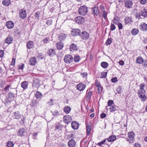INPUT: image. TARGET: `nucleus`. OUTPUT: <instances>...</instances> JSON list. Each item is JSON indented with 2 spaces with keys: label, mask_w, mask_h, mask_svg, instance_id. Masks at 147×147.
Returning <instances> with one entry per match:
<instances>
[{
  "label": "nucleus",
  "mask_w": 147,
  "mask_h": 147,
  "mask_svg": "<svg viewBox=\"0 0 147 147\" xmlns=\"http://www.w3.org/2000/svg\"><path fill=\"white\" fill-rule=\"evenodd\" d=\"M138 93L139 97L141 99L142 101H144L146 100L147 97L145 95L146 91L144 88L140 89Z\"/></svg>",
  "instance_id": "obj_1"
},
{
  "label": "nucleus",
  "mask_w": 147,
  "mask_h": 147,
  "mask_svg": "<svg viewBox=\"0 0 147 147\" xmlns=\"http://www.w3.org/2000/svg\"><path fill=\"white\" fill-rule=\"evenodd\" d=\"M78 13L80 15L84 16L88 12V8L84 5L80 7L78 10Z\"/></svg>",
  "instance_id": "obj_2"
},
{
  "label": "nucleus",
  "mask_w": 147,
  "mask_h": 147,
  "mask_svg": "<svg viewBox=\"0 0 147 147\" xmlns=\"http://www.w3.org/2000/svg\"><path fill=\"white\" fill-rule=\"evenodd\" d=\"M63 59L65 62L68 64L70 63L74 60L73 57L70 55H65Z\"/></svg>",
  "instance_id": "obj_3"
},
{
  "label": "nucleus",
  "mask_w": 147,
  "mask_h": 147,
  "mask_svg": "<svg viewBox=\"0 0 147 147\" xmlns=\"http://www.w3.org/2000/svg\"><path fill=\"white\" fill-rule=\"evenodd\" d=\"M40 81L38 78H34L32 83L33 88H35L37 89H38L40 86Z\"/></svg>",
  "instance_id": "obj_4"
},
{
  "label": "nucleus",
  "mask_w": 147,
  "mask_h": 147,
  "mask_svg": "<svg viewBox=\"0 0 147 147\" xmlns=\"http://www.w3.org/2000/svg\"><path fill=\"white\" fill-rule=\"evenodd\" d=\"M89 36V34L85 31H82L80 35V37L82 39L85 40L88 39Z\"/></svg>",
  "instance_id": "obj_5"
},
{
  "label": "nucleus",
  "mask_w": 147,
  "mask_h": 147,
  "mask_svg": "<svg viewBox=\"0 0 147 147\" xmlns=\"http://www.w3.org/2000/svg\"><path fill=\"white\" fill-rule=\"evenodd\" d=\"M75 21L79 24H83L84 21V18L81 16H78L75 19Z\"/></svg>",
  "instance_id": "obj_6"
},
{
  "label": "nucleus",
  "mask_w": 147,
  "mask_h": 147,
  "mask_svg": "<svg viewBox=\"0 0 147 147\" xmlns=\"http://www.w3.org/2000/svg\"><path fill=\"white\" fill-rule=\"evenodd\" d=\"M20 17L23 19H24L26 18L27 14L26 11L23 9H21L20 10L19 12Z\"/></svg>",
  "instance_id": "obj_7"
},
{
  "label": "nucleus",
  "mask_w": 147,
  "mask_h": 147,
  "mask_svg": "<svg viewBox=\"0 0 147 147\" xmlns=\"http://www.w3.org/2000/svg\"><path fill=\"white\" fill-rule=\"evenodd\" d=\"M63 121L65 123L68 124L72 121L71 117L69 115H66L64 116L63 119Z\"/></svg>",
  "instance_id": "obj_8"
},
{
  "label": "nucleus",
  "mask_w": 147,
  "mask_h": 147,
  "mask_svg": "<svg viewBox=\"0 0 147 147\" xmlns=\"http://www.w3.org/2000/svg\"><path fill=\"white\" fill-rule=\"evenodd\" d=\"M125 6L128 8H132L133 5V2L130 0H127L125 2Z\"/></svg>",
  "instance_id": "obj_9"
},
{
  "label": "nucleus",
  "mask_w": 147,
  "mask_h": 147,
  "mask_svg": "<svg viewBox=\"0 0 147 147\" xmlns=\"http://www.w3.org/2000/svg\"><path fill=\"white\" fill-rule=\"evenodd\" d=\"M86 85L82 83H80L77 86V89L80 91H83L86 88Z\"/></svg>",
  "instance_id": "obj_10"
},
{
  "label": "nucleus",
  "mask_w": 147,
  "mask_h": 147,
  "mask_svg": "<svg viewBox=\"0 0 147 147\" xmlns=\"http://www.w3.org/2000/svg\"><path fill=\"white\" fill-rule=\"evenodd\" d=\"M76 142L73 139L70 140L67 143V145L69 147H75Z\"/></svg>",
  "instance_id": "obj_11"
},
{
  "label": "nucleus",
  "mask_w": 147,
  "mask_h": 147,
  "mask_svg": "<svg viewBox=\"0 0 147 147\" xmlns=\"http://www.w3.org/2000/svg\"><path fill=\"white\" fill-rule=\"evenodd\" d=\"M13 40V38L11 36H8L5 40V42L8 44L11 43Z\"/></svg>",
  "instance_id": "obj_12"
},
{
  "label": "nucleus",
  "mask_w": 147,
  "mask_h": 147,
  "mask_svg": "<svg viewBox=\"0 0 147 147\" xmlns=\"http://www.w3.org/2000/svg\"><path fill=\"white\" fill-rule=\"evenodd\" d=\"M26 134V132L23 128L20 129L18 132V134L19 136H24Z\"/></svg>",
  "instance_id": "obj_13"
},
{
  "label": "nucleus",
  "mask_w": 147,
  "mask_h": 147,
  "mask_svg": "<svg viewBox=\"0 0 147 147\" xmlns=\"http://www.w3.org/2000/svg\"><path fill=\"white\" fill-rule=\"evenodd\" d=\"M55 50L53 49H51L49 50L47 52V53L51 57L53 56L56 55V52Z\"/></svg>",
  "instance_id": "obj_14"
},
{
  "label": "nucleus",
  "mask_w": 147,
  "mask_h": 147,
  "mask_svg": "<svg viewBox=\"0 0 147 147\" xmlns=\"http://www.w3.org/2000/svg\"><path fill=\"white\" fill-rule=\"evenodd\" d=\"M30 64L31 65H35L37 63L36 58L33 57L30 58L29 60Z\"/></svg>",
  "instance_id": "obj_15"
},
{
  "label": "nucleus",
  "mask_w": 147,
  "mask_h": 147,
  "mask_svg": "<svg viewBox=\"0 0 147 147\" xmlns=\"http://www.w3.org/2000/svg\"><path fill=\"white\" fill-rule=\"evenodd\" d=\"M92 12L96 16H98L99 13V11L98 7L96 6L92 9Z\"/></svg>",
  "instance_id": "obj_16"
},
{
  "label": "nucleus",
  "mask_w": 147,
  "mask_h": 147,
  "mask_svg": "<svg viewBox=\"0 0 147 147\" xmlns=\"http://www.w3.org/2000/svg\"><path fill=\"white\" fill-rule=\"evenodd\" d=\"M72 34L74 36L80 35V30L79 29H74L72 31Z\"/></svg>",
  "instance_id": "obj_17"
},
{
  "label": "nucleus",
  "mask_w": 147,
  "mask_h": 147,
  "mask_svg": "<svg viewBox=\"0 0 147 147\" xmlns=\"http://www.w3.org/2000/svg\"><path fill=\"white\" fill-rule=\"evenodd\" d=\"M6 26L8 28L10 29L12 28L14 26V23L11 21H9L7 22Z\"/></svg>",
  "instance_id": "obj_18"
},
{
  "label": "nucleus",
  "mask_w": 147,
  "mask_h": 147,
  "mask_svg": "<svg viewBox=\"0 0 147 147\" xmlns=\"http://www.w3.org/2000/svg\"><path fill=\"white\" fill-rule=\"evenodd\" d=\"M71 125L72 128L74 129H77L78 127V123L76 121L72 122Z\"/></svg>",
  "instance_id": "obj_19"
},
{
  "label": "nucleus",
  "mask_w": 147,
  "mask_h": 147,
  "mask_svg": "<svg viewBox=\"0 0 147 147\" xmlns=\"http://www.w3.org/2000/svg\"><path fill=\"white\" fill-rule=\"evenodd\" d=\"M140 28L143 31H146L147 30V24L144 22L141 25Z\"/></svg>",
  "instance_id": "obj_20"
},
{
  "label": "nucleus",
  "mask_w": 147,
  "mask_h": 147,
  "mask_svg": "<svg viewBox=\"0 0 147 147\" xmlns=\"http://www.w3.org/2000/svg\"><path fill=\"white\" fill-rule=\"evenodd\" d=\"M136 63L139 64H142L144 62V59L141 56L138 57L136 60Z\"/></svg>",
  "instance_id": "obj_21"
},
{
  "label": "nucleus",
  "mask_w": 147,
  "mask_h": 147,
  "mask_svg": "<svg viewBox=\"0 0 147 147\" xmlns=\"http://www.w3.org/2000/svg\"><path fill=\"white\" fill-rule=\"evenodd\" d=\"M63 110L66 114H68L70 113L71 108L69 106H65L63 109Z\"/></svg>",
  "instance_id": "obj_22"
},
{
  "label": "nucleus",
  "mask_w": 147,
  "mask_h": 147,
  "mask_svg": "<svg viewBox=\"0 0 147 147\" xmlns=\"http://www.w3.org/2000/svg\"><path fill=\"white\" fill-rule=\"evenodd\" d=\"M34 45L33 42L31 41H28L26 44L27 47L28 49H30L32 48Z\"/></svg>",
  "instance_id": "obj_23"
},
{
  "label": "nucleus",
  "mask_w": 147,
  "mask_h": 147,
  "mask_svg": "<svg viewBox=\"0 0 147 147\" xmlns=\"http://www.w3.org/2000/svg\"><path fill=\"white\" fill-rule=\"evenodd\" d=\"M63 47V44L61 42H59L56 43V47L57 49L60 50Z\"/></svg>",
  "instance_id": "obj_24"
},
{
  "label": "nucleus",
  "mask_w": 147,
  "mask_h": 147,
  "mask_svg": "<svg viewBox=\"0 0 147 147\" xmlns=\"http://www.w3.org/2000/svg\"><path fill=\"white\" fill-rule=\"evenodd\" d=\"M116 137L115 136L112 135L107 139L108 142H113L116 140Z\"/></svg>",
  "instance_id": "obj_25"
},
{
  "label": "nucleus",
  "mask_w": 147,
  "mask_h": 147,
  "mask_svg": "<svg viewBox=\"0 0 147 147\" xmlns=\"http://www.w3.org/2000/svg\"><path fill=\"white\" fill-rule=\"evenodd\" d=\"M69 50L70 51L74 50H77L78 49L77 46L74 43L72 44L70 46Z\"/></svg>",
  "instance_id": "obj_26"
},
{
  "label": "nucleus",
  "mask_w": 147,
  "mask_h": 147,
  "mask_svg": "<svg viewBox=\"0 0 147 147\" xmlns=\"http://www.w3.org/2000/svg\"><path fill=\"white\" fill-rule=\"evenodd\" d=\"M21 115L20 114L19 112L17 111L14 113L13 118L16 119H19L21 117Z\"/></svg>",
  "instance_id": "obj_27"
},
{
  "label": "nucleus",
  "mask_w": 147,
  "mask_h": 147,
  "mask_svg": "<svg viewBox=\"0 0 147 147\" xmlns=\"http://www.w3.org/2000/svg\"><path fill=\"white\" fill-rule=\"evenodd\" d=\"M28 86V82L27 81L22 82L21 84V87L24 89H26L27 88Z\"/></svg>",
  "instance_id": "obj_28"
},
{
  "label": "nucleus",
  "mask_w": 147,
  "mask_h": 147,
  "mask_svg": "<svg viewBox=\"0 0 147 147\" xmlns=\"http://www.w3.org/2000/svg\"><path fill=\"white\" fill-rule=\"evenodd\" d=\"M110 109L111 112H113L118 110V107L116 105H112L110 108Z\"/></svg>",
  "instance_id": "obj_29"
},
{
  "label": "nucleus",
  "mask_w": 147,
  "mask_h": 147,
  "mask_svg": "<svg viewBox=\"0 0 147 147\" xmlns=\"http://www.w3.org/2000/svg\"><path fill=\"white\" fill-rule=\"evenodd\" d=\"M140 14L141 16L144 17H147V10L145 9H143L142 10Z\"/></svg>",
  "instance_id": "obj_30"
},
{
  "label": "nucleus",
  "mask_w": 147,
  "mask_h": 147,
  "mask_svg": "<svg viewBox=\"0 0 147 147\" xmlns=\"http://www.w3.org/2000/svg\"><path fill=\"white\" fill-rule=\"evenodd\" d=\"M124 21L125 24H127L129 23L130 24L132 21V19L131 17H127L125 19Z\"/></svg>",
  "instance_id": "obj_31"
},
{
  "label": "nucleus",
  "mask_w": 147,
  "mask_h": 147,
  "mask_svg": "<svg viewBox=\"0 0 147 147\" xmlns=\"http://www.w3.org/2000/svg\"><path fill=\"white\" fill-rule=\"evenodd\" d=\"M86 128L87 135H89L90 134L91 127L90 125H89L86 123Z\"/></svg>",
  "instance_id": "obj_32"
},
{
  "label": "nucleus",
  "mask_w": 147,
  "mask_h": 147,
  "mask_svg": "<svg viewBox=\"0 0 147 147\" xmlns=\"http://www.w3.org/2000/svg\"><path fill=\"white\" fill-rule=\"evenodd\" d=\"M66 35L64 34H61L59 36V38L60 41L64 40L66 38Z\"/></svg>",
  "instance_id": "obj_33"
},
{
  "label": "nucleus",
  "mask_w": 147,
  "mask_h": 147,
  "mask_svg": "<svg viewBox=\"0 0 147 147\" xmlns=\"http://www.w3.org/2000/svg\"><path fill=\"white\" fill-rule=\"evenodd\" d=\"M10 0H3L2 1L3 5L5 6H8L10 4Z\"/></svg>",
  "instance_id": "obj_34"
},
{
  "label": "nucleus",
  "mask_w": 147,
  "mask_h": 147,
  "mask_svg": "<svg viewBox=\"0 0 147 147\" xmlns=\"http://www.w3.org/2000/svg\"><path fill=\"white\" fill-rule=\"evenodd\" d=\"M100 65L101 67L104 69L107 68L109 66L108 63L106 62H102Z\"/></svg>",
  "instance_id": "obj_35"
},
{
  "label": "nucleus",
  "mask_w": 147,
  "mask_h": 147,
  "mask_svg": "<svg viewBox=\"0 0 147 147\" xmlns=\"http://www.w3.org/2000/svg\"><path fill=\"white\" fill-rule=\"evenodd\" d=\"M139 32L138 29L134 28L131 30V33L133 35H136Z\"/></svg>",
  "instance_id": "obj_36"
},
{
  "label": "nucleus",
  "mask_w": 147,
  "mask_h": 147,
  "mask_svg": "<svg viewBox=\"0 0 147 147\" xmlns=\"http://www.w3.org/2000/svg\"><path fill=\"white\" fill-rule=\"evenodd\" d=\"M128 136L129 138H134L135 134L133 131L130 132L128 134Z\"/></svg>",
  "instance_id": "obj_37"
},
{
  "label": "nucleus",
  "mask_w": 147,
  "mask_h": 147,
  "mask_svg": "<svg viewBox=\"0 0 147 147\" xmlns=\"http://www.w3.org/2000/svg\"><path fill=\"white\" fill-rule=\"evenodd\" d=\"M96 87L98 89V94H100L102 92L103 89V88L101 86V85L98 86H97Z\"/></svg>",
  "instance_id": "obj_38"
},
{
  "label": "nucleus",
  "mask_w": 147,
  "mask_h": 147,
  "mask_svg": "<svg viewBox=\"0 0 147 147\" xmlns=\"http://www.w3.org/2000/svg\"><path fill=\"white\" fill-rule=\"evenodd\" d=\"M80 59V57L79 55L75 56L74 58V61L76 62H78Z\"/></svg>",
  "instance_id": "obj_39"
},
{
  "label": "nucleus",
  "mask_w": 147,
  "mask_h": 147,
  "mask_svg": "<svg viewBox=\"0 0 147 147\" xmlns=\"http://www.w3.org/2000/svg\"><path fill=\"white\" fill-rule=\"evenodd\" d=\"M92 94V93L91 91H89L88 93H87L86 98H87L88 100H90Z\"/></svg>",
  "instance_id": "obj_40"
},
{
  "label": "nucleus",
  "mask_w": 147,
  "mask_h": 147,
  "mask_svg": "<svg viewBox=\"0 0 147 147\" xmlns=\"http://www.w3.org/2000/svg\"><path fill=\"white\" fill-rule=\"evenodd\" d=\"M42 96V94L38 91H37L36 94L35 96L37 99L39 98H41Z\"/></svg>",
  "instance_id": "obj_41"
},
{
  "label": "nucleus",
  "mask_w": 147,
  "mask_h": 147,
  "mask_svg": "<svg viewBox=\"0 0 147 147\" xmlns=\"http://www.w3.org/2000/svg\"><path fill=\"white\" fill-rule=\"evenodd\" d=\"M14 144L12 142L9 141L7 143V146L8 147H13Z\"/></svg>",
  "instance_id": "obj_42"
},
{
  "label": "nucleus",
  "mask_w": 147,
  "mask_h": 147,
  "mask_svg": "<svg viewBox=\"0 0 147 147\" xmlns=\"http://www.w3.org/2000/svg\"><path fill=\"white\" fill-rule=\"evenodd\" d=\"M10 86V85H7L4 88V91L5 92H7L9 91V88Z\"/></svg>",
  "instance_id": "obj_43"
},
{
  "label": "nucleus",
  "mask_w": 147,
  "mask_h": 147,
  "mask_svg": "<svg viewBox=\"0 0 147 147\" xmlns=\"http://www.w3.org/2000/svg\"><path fill=\"white\" fill-rule=\"evenodd\" d=\"M103 12L102 16L104 19L106 20L107 19V13L105 10L103 11Z\"/></svg>",
  "instance_id": "obj_44"
},
{
  "label": "nucleus",
  "mask_w": 147,
  "mask_h": 147,
  "mask_svg": "<svg viewBox=\"0 0 147 147\" xmlns=\"http://www.w3.org/2000/svg\"><path fill=\"white\" fill-rule=\"evenodd\" d=\"M107 72H103L101 73V78H105L107 76Z\"/></svg>",
  "instance_id": "obj_45"
},
{
  "label": "nucleus",
  "mask_w": 147,
  "mask_h": 147,
  "mask_svg": "<svg viewBox=\"0 0 147 147\" xmlns=\"http://www.w3.org/2000/svg\"><path fill=\"white\" fill-rule=\"evenodd\" d=\"M127 140L131 143H133L134 142L135 139L134 138H127Z\"/></svg>",
  "instance_id": "obj_46"
},
{
  "label": "nucleus",
  "mask_w": 147,
  "mask_h": 147,
  "mask_svg": "<svg viewBox=\"0 0 147 147\" xmlns=\"http://www.w3.org/2000/svg\"><path fill=\"white\" fill-rule=\"evenodd\" d=\"M112 42V40L111 38H108L106 42V44L107 45H110Z\"/></svg>",
  "instance_id": "obj_47"
},
{
  "label": "nucleus",
  "mask_w": 147,
  "mask_h": 147,
  "mask_svg": "<svg viewBox=\"0 0 147 147\" xmlns=\"http://www.w3.org/2000/svg\"><path fill=\"white\" fill-rule=\"evenodd\" d=\"M81 76L84 78H86V79L88 75V74L86 72H84L81 73Z\"/></svg>",
  "instance_id": "obj_48"
},
{
  "label": "nucleus",
  "mask_w": 147,
  "mask_h": 147,
  "mask_svg": "<svg viewBox=\"0 0 147 147\" xmlns=\"http://www.w3.org/2000/svg\"><path fill=\"white\" fill-rule=\"evenodd\" d=\"M8 97L11 99L13 98L14 97V94L11 92H9L8 93Z\"/></svg>",
  "instance_id": "obj_49"
},
{
  "label": "nucleus",
  "mask_w": 147,
  "mask_h": 147,
  "mask_svg": "<svg viewBox=\"0 0 147 147\" xmlns=\"http://www.w3.org/2000/svg\"><path fill=\"white\" fill-rule=\"evenodd\" d=\"M107 103L108 106L111 107L114 104L113 101L112 100H109L108 101Z\"/></svg>",
  "instance_id": "obj_50"
},
{
  "label": "nucleus",
  "mask_w": 147,
  "mask_h": 147,
  "mask_svg": "<svg viewBox=\"0 0 147 147\" xmlns=\"http://www.w3.org/2000/svg\"><path fill=\"white\" fill-rule=\"evenodd\" d=\"M106 141V139H105L104 140L98 143L97 144V145L100 146H102V145L104 144Z\"/></svg>",
  "instance_id": "obj_51"
},
{
  "label": "nucleus",
  "mask_w": 147,
  "mask_h": 147,
  "mask_svg": "<svg viewBox=\"0 0 147 147\" xmlns=\"http://www.w3.org/2000/svg\"><path fill=\"white\" fill-rule=\"evenodd\" d=\"M40 13L39 11H37L35 13L34 17L36 19H38L39 17Z\"/></svg>",
  "instance_id": "obj_52"
},
{
  "label": "nucleus",
  "mask_w": 147,
  "mask_h": 147,
  "mask_svg": "<svg viewBox=\"0 0 147 147\" xmlns=\"http://www.w3.org/2000/svg\"><path fill=\"white\" fill-rule=\"evenodd\" d=\"M5 85V82H3L2 80H0V87L3 88Z\"/></svg>",
  "instance_id": "obj_53"
},
{
  "label": "nucleus",
  "mask_w": 147,
  "mask_h": 147,
  "mask_svg": "<svg viewBox=\"0 0 147 147\" xmlns=\"http://www.w3.org/2000/svg\"><path fill=\"white\" fill-rule=\"evenodd\" d=\"M116 28L115 26L113 24L111 23V25L110 30L111 31L114 30Z\"/></svg>",
  "instance_id": "obj_54"
},
{
  "label": "nucleus",
  "mask_w": 147,
  "mask_h": 147,
  "mask_svg": "<svg viewBox=\"0 0 147 147\" xmlns=\"http://www.w3.org/2000/svg\"><path fill=\"white\" fill-rule=\"evenodd\" d=\"M47 103L49 106L53 105H54L53 100L52 99H51L50 101L48 102Z\"/></svg>",
  "instance_id": "obj_55"
},
{
  "label": "nucleus",
  "mask_w": 147,
  "mask_h": 147,
  "mask_svg": "<svg viewBox=\"0 0 147 147\" xmlns=\"http://www.w3.org/2000/svg\"><path fill=\"white\" fill-rule=\"evenodd\" d=\"M37 57L39 59H42L44 57V55L42 53H39Z\"/></svg>",
  "instance_id": "obj_56"
},
{
  "label": "nucleus",
  "mask_w": 147,
  "mask_h": 147,
  "mask_svg": "<svg viewBox=\"0 0 147 147\" xmlns=\"http://www.w3.org/2000/svg\"><path fill=\"white\" fill-rule=\"evenodd\" d=\"M15 59L14 58H13L12 62L11 64V65L10 66V67H11V66H13L15 65Z\"/></svg>",
  "instance_id": "obj_57"
},
{
  "label": "nucleus",
  "mask_w": 147,
  "mask_h": 147,
  "mask_svg": "<svg viewBox=\"0 0 147 147\" xmlns=\"http://www.w3.org/2000/svg\"><path fill=\"white\" fill-rule=\"evenodd\" d=\"M53 115L57 116L59 115V113L57 110H55L54 112H52Z\"/></svg>",
  "instance_id": "obj_58"
},
{
  "label": "nucleus",
  "mask_w": 147,
  "mask_h": 147,
  "mask_svg": "<svg viewBox=\"0 0 147 147\" xmlns=\"http://www.w3.org/2000/svg\"><path fill=\"white\" fill-rule=\"evenodd\" d=\"M24 63H22L18 65V68L20 69H23L24 67Z\"/></svg>",
  "instance_id": "obj_59"
},
{
  "label": "nucleus",
  "mask_w": 147,
  "mask_h": 147,
  "mask_svg": "<svg viewBox=\"0 0 147 147\" xmlns=\"http://www.w3.org/2000/svg\"><path fill=\"white\" fill-rule=\"evenodd\" d=\"M119 30H121L123 28V25L121 23L119 22L117 24Z\"/></svg>",
  "instance_id": "obj_60"
},
{
  "label": "nucleus",
  "mask_w": 147,
  "mask_h": 147,
  "mask_svg": "<svg viewBox=\"0 0 147 147\" xmlns=\"http://www.w3.org/2000/svg\"><path fill=\"white\" fill-rule=\"evenodd\" d=\"M111 82L113 83H115L118 81V80H117V78L115 77L114 78H112L111 79Z\"/></svg>",
  "instance_id": "obj_61"
},
{
  "label": "nucleus",
  "mask_w": 147,
  "mask_h": 147,
  "mask_svg": "<svg viewBox=\"0 0 147 147\" xmlns=\"http://www.w3.org/2000/svg\"><path fill=\"white\" fill-rule=\"evenodd\" d=\"M49 40V39L48 38H46L43 40V41L44 42V43H47L48 42Z\"/></svg>",
  "instance_id": "obj_62"
},
{
  "label": "nucleus",
  "mask_w": 147,
  "mask_h": 147,
  "mask_svg": "<svg viewBox=\"0 0 147 147\" xmlns=\"http://www.w3.org/2000/svg\"><path fill=\"white\" fill-rule=\"evenodd\" d=\"M143 63V66L145 67H147V60H146L145 61H144Z\"/></svg>",
  "instance_id": "obj_63"
},
{
  "label": "nucleus",
  "mask_w": 147,
  "mask_h": 147,
  "mask_svg": "<svg viewBox=\"0 0 147 147\" xmlns=\"http://www.w3.org/2000/svg\"><path fill=\"white\" fill-rule=\"evenodd\" d=\"M134 147H141L140 145L138 143H136L134 144Z\"/></svg>",
  "instance_id": "obj_64"
}]
</instances>
